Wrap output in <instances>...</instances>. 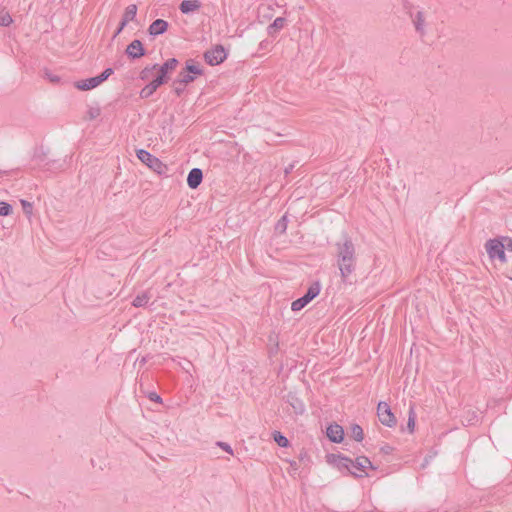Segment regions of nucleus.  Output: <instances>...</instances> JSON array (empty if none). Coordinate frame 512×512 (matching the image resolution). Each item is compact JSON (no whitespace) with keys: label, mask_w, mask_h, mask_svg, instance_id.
<instances>
[{"label":"nucleus","mask_w":512,"mask_h":512,"mask_svg":"<svg viewBox=\"0 0 512 512\" xmlns=\"http://www.w3.org/2000/svg\"><path fill=\"white\" fill-rule=\"evenodd\" d=\"M338 266L342 277H347L354 267V246L348 241L338 243Z\"/></svg>","instance_id":"nucleus-1"},{"label":"nucleus","mask_w":512,"mask_h":512,"mask_svg":"<svg viewBox=\"0 0 512 512\" xmlns=\"http://www.w3.org/2000/svg\"><path fill=\"white\" fill-rule=\"evenodd\" d=\"M177 64L178 61L175 58H171L162 65H153L151 67H146L141 71L140 78L142 80H147L151 74L155 73V80H160L161 85H163L168 80V74L175 70Z\"/></svg>","instance_id":"nucleus-2"},{"label":"nucleus","mask_w":512,"mask_h":512,"mask_svg":"<svg viewBox=\"0 0 512 512\" xmlns=\"http://www.w3.org/2000/svg\"><path fill=\"white\" fill-rule=\"evenodd\" d=\"M204 73L203 67L200 63L190 59L185 62L184 68L177 75L175 84H179L183 87L194 82L199 76Z\"/></svg>","instance_id":"nucleus-3"},{"label":"nucleus","mask_w":512,"mask_h":512,"mask_svg":"<svg viewBox=\"0 0 512 512\" xmlns=\"http://www.w3.org/2000/svg\"><path fill=\"white\" fill-rule=\"evenodd\" d=\"M506 245L504 244L503 237L489 239L485 243V250L490 260H499L502 264L507 262L505 254Z\"/></svg>","instance_id":"nucleus-4"},{"label":"nucleus","mask_w":512,"mask_h":512,"mask_svg":"<svg viewBox=\"0 0 512 512\" xmlns=\"http://www.w3.org/2000/svg\"><path fill=\"white\" fill-rule=\"evenodd\" d=\"M137 158L153 172L163 175L168 171V166L150 152L139 149L136 152Z\"/></svg>","instance_id":"nucleus-5"},{"label":"nucleus","mask_w":512,"mask_h":512,"mask_svg":"<svg viewBox=\"0 0 512 512\" xmlns=\"http://www.w3.org/2000/svg\"><path fill=\"white\" fill-rule=\"evenodd\" d=\"M113 70L111 68L105 69L100 75L96 77H92L89 79L79 80L74 83L75 88L81 91H88L98 87L101 83H103L110 75H112Z\"/></svg>","instance_id":"nucleus-6"},{"label":"nucleus","mask_w":512,"mask_h":512,"mask_svg":"<svg viewBox=\"0 0 512 512\" xmlns=\"http://www.w3.org/2000/svg\"><path fill=\"white\" fill-rule=\"evenodd\" d=\"M376 467L366 456H358L353 460L350 473L355 477H364L369 475V471L375 470Z\"/></svg>","instance_id":"nucleus-7"},{"label":"nucleus","mask_w":512,"mask_h":512,"mask_svg":"<svg viewBox=\"0 0 512 512\" xmlns=\"http://www.w3.org/2000/svg\"><path fill=\"white\" fill-rule=\"evenodd\" d=\"M227 57L228 52L222 45H215L204 53L206 63L211 66L223 63Z\"/></svg>","instance_id":"nucleus-8"},{"label":"nucleus","mask_w":512,"mask_h":512,"mask_svg":"<svg viewBox=\"0 0 512 512\" xmlns=\"http://www.w3.org/2000/svg\"><path fill=\"white\" fill-rule=\"evenodd\" d=\"M326 463L339 471H347L350 473L353 460L341 453H331L325 457Z\"/></svg>","instance_id":"nucleus-9"},{"label":"nucleus","mask_w":512,"mask_h":512,"mask_svg":"<svg viewBox=\"0 0 512 512\" xmlns=\"http://www.w3.org/2000/svg\"><path fill=\"white\" fill-rule=\"evenodd\" d=\"M377 416L379 418V421L387 427H394L397 423L395 415L393 414L390 406L386 402L378 403Z\"/></svg>","instance_id":"nucleus-10"},{"label":"nucleus","mask_w":512,"mask_h":512,"mask_svg":"<svg viewBox=\"0 0 512 512\" xmlns=\"http://www.w3.org/2000/svg\"><path fill=\"white\" fill-rule=\"evenodd\" d=\"M344 435L343 427L337 423L330 424L326 429V436L333 443H342Z\"/></svg>","instance_id":"nucleus-11"},{"label":"nucleus","mask_w":512,"mask_h":512,"mask_svg":"<svg viewBox=\"0 0 512 512\" xmlns=\"http://www.w3.org/2000/svg\"><path fill=\"white\" fill-rule=\"evenodd\" d=\"M137 14V6L135 4H130L125 8V11L122 16V21L120 23V27L118 29V33L122 31V29L131 21H133Z\"/></svg>","instance_id":"nucleus-12"},{"label":"nucleus","mask_w":512,"mask_h":512,"mask_svg":"<svg viewBox=\"0 0 512 512\" xmlns=\"http://www.w3.org/2000/svg\"><path fill=\"white\" fill-rule=\"evenodd\" d=\"M126 53L132 58H140L144 56L145 51L141 41L133 40L126 48Z\"/></svg>","instance_id":"nucleus-13"},{"label":"nucleus","mask_w":512,"mask_h":512,"mask_svg":"<svg viewBox=\"0 0 512 512\" xmlns=\"http://www.w3.org/2000/svg\"><path fill=\"white\" fill-rule=\"evenodd\" d=\"M203 174L198 168L192 169L187 177V184L191 189H196L202 182Z\"/></svg>","instance_id":"nucleus-14"},{"label":"nucleus","mask_w":512,"mask_h":512,"mask_svg":"<svg viewBox=\"0 0 512 512\" xmlns=\"http://www.w3.org/2000/svg\"><path fill=\"white\" fill-rule=\"evenodd\" d=\"M201 6L200 0H184L181 2L179 9L183 14H189L198 11Z\"/></svg>","instance_id":"nucleus-15"},{"label":"nucleus","mask_w":512,"mask_h":512,"mask_svg":"<svg viewBox=\"0 0 512 512\" xmlns=\"http://www.w3.org/2000/svg\"><path fill=\"white\" fill-rule=\"evenodd\" d=\"M168 29V23L165 20L157 19L149 26L150 35L156 36L165 33Z\"/></svg>","instance_id":"nucleus-16"},{"label":"nucleus","mask_w":512,"mask_h":512,"mask_svg":"<svg viewBox=\"0 0 512 512\" xmlns=\"http://www.w3.org/2000/svg\"><path fill=\"white\" fill-rule=\"evenodd\" d=\"M161 86V81L160 80H153L151 81L150 83H148L145 87H143L140 91V97L145 99V98H149L150 96H152L156 90L158 89V87Z\"/></svg>","instance_id":"nucleus-17"},{"label":"nucleus","mask_w":512,"mask_h":512,"mask_svg":"<svg viewBox=\"0 0 512 512\" xmlns=\"http://www.w3.org/2000/svg\"><path fill=\"white\" fill-rule=\"evenodd\" d=\"M286 20L282 17L276 18L273 23L268 27V33L270 35L276 34L278 31L284 28Z\"/></svg>","instance_id":"nucleus-18"},{"label":"nucleus","mask_w":512,"mask_h":512,"mask_svg":"<svg viewBox=\"0 0 512 512\" xmlns=\"http://www.w3.org/2000/svg\"><path fill=\"white\" fill-rule=\"evenodd\" d=\"M349 435L357 442H361L364 439L363 429L358 424L351 425Z\"/></svg>","instance_id":"nucleus-19"},{"label":"nucleus","mask_w":512,"mask_h":512,"mask_svg":"<svg viewBox=\"0 0 512 512\" xmlns=\"http://www.w3.org/2000/svg\"><path fill=\"white\" fill-rule=\"evenodd\" d=\"M12 22H13V19H12V16L10 15V13L5 9H1L0 10V25L1 26H9L12 24Z\"/></svg>","instance_id":"nucleus-20"},{"label":"nucleus","mask_w":512,"mask_h":512,"mask_svg":"<svg viewBox=\"0 0 512 512\" xmlns=\"http://www.w3.org/2000/svg\"><path fill=\"white\" fill-rule=\"evenodd\" d=\"M273 439L280 447H287L289 445L288 439L280 432H275L273 434Z\"/></svg>","instance_id":"nucleus-21"},{"label":"nucleus","mask_w":512,"mask_h":512,"mask_svg":"<svg viewBox=\"0 0 512 512\" xmlns=\"http://www.w3.org/2000/svg\"><path fill=\"white\" fill-rule=\"evenodd\" d=\"M308 304V302L306 301V299H304L303 297L295 300L292 302L291 304V310L294 311V312H297V311H300L301 309H303L306 305Z\"/></svg>","instance_id":"nucleus-22"},{"label":"nucleus","mask_w":512,"mask_h":512,"mask_svg":"<svg viewBox=\"0 0 512 512\" xmlns=\"http://www.w3.org/2000/svg\"><path fill=\"white\" fill-rule=\"evenodd\" d=\"M319 294V287H310L306 294L303 296L308 303H310Z\"/></svg>","instance_id":"nucleus-23"},{"label":"nucleus","mask_w":512,"mask_h":512,"mask_svg":"<svg viewBox=\"0 0 512 512\" xmlns=\"http://www.w3.org/2000/svg\"><path fill=\"white\" fill-rule=\"evenodd\" d=\"M149 301V297L147 294H141L135 297L133 300V306L135 307H142L145 306Z\"/></svg>","instance_id":"nucleus-24"},{"label":"nucleus","mask_w":512,"mask_h":512,"mask_svg":"<svg viewBox=\"0 0 512 512\" xmlns=\"http://www.w3.org/2000/svg\"><path fill=\"white\" fill-rule=\"evenodd\" d=\"M12 212V207L7 202H0V216H8Z\"/></svg>","instance_id":"nucleus-25"},{"label":"nucleus","mask_w":512,"mask_h":512,"mask_svg":"<svg viewBox=\"0 0 512 512\" xmlns=\"http://www.w3.org/2000/svg\"><path fill=\"white\" fill-rule=\"evenodd\" d=\"M415 414L413 411H411L409 413V418H408V423H407V427H408V430L410 433H413L414 430H415Z\"/></svg>","instance_id":"nucleus-26"},{"label":"nucleus","mask_w":512,"mask_h":512,"mask_svg":"<svg viewBox=\"0 0 512 512\" xmlns=\"http://www.w3.org/2000/svg\"><path fill=\"white\" fill-rule=\"evenodd\" d=\"M21 205H22V208H23L24 212L27 215H31L32 214V204L31 203H29L26 200H21Z\"/></svg>","instance_id":"nucleus-27"},{"label":"nucleus","mask_w":512,"mask_h":512,"mask_svg":"<svg viewBox=\"0 0 512 512\" xmlns=\"http://www.w3.org/2000/svg\"><path fill=\"white\" fill-rule=\"evenodd\" d=\"M504 240V244L506 245V249L512 252V237L502 236Z\"/></svg>","instance_id":"nucleus-28"},{"label":"nucleus","mask_w":512,"mask_h":512,"mask_svg":"<svg viewBox=\"0 0 512 512\" xmlns=\"http://www.w3.org/2000/svg\"><path fill=\"white\" fill-rule=\"evenodd\" d=\"M219 446H220L223 450H225V451H227L228 453L232 454V449H231V447H230L228 444H226V443H219Z\"/></svg>","instance_id":"nucleus-29"},{"label":"nucleus","mask_w":512,"mask_h":512,"mask_svg":"<svg viewBox=\"0 0 512 512\" xmlns=\"http://www.w3.org/2000/svg\"><path fill=\"white\" fill-rule=\"evenodd\" d=\"M49 80H50L51 82H55V83H57V82H59V80H60V79H59V77H58V76H49Z\"/></svg>","instance_id":"nucleus-30"},{"label":"nucleus","mask_w":512,"mask_h":512,"mask_svg":"<svg viewBox=\"0 0 512 512\" xmlns=\"http://www.w3.org/2000/svg\"><path fill=\"white\" fill-rule=\"evenodd\" d=\"M154 399H157V400H158V399H159V396H153V397H151V400H154Z\"/></svg>","instance_id":"nucleus-31"},{"label":"nucleus","mask_w":512,"mask_h":512,"mask_svg":"<svg viewBox=\"0 0 512 512\" xmlns=\"http://www.w3.org/2000/svg\"><path fill=\"white\" fill-rule=\"evenodd\" d=\"M154 399H157V400H158V399H159V396H153V397H151V400H154Z\"/></svg>","instance_id":"nucleus-32"},{"label":"nucleus","mask_w":512,"mask_h":512,"mask_svg":"<svg viewBox=\"0 0 512 512\" xmlns=\"http://www.w3.org/2000/svg\"><path fill=\"white\" fill-rule=\"evenodd\" d=\"M154 399H157V400H158V399H159V396H153V397H151V400H154Z\"/></svg>","instance_id":"nucleus-33"}]
</instances>
